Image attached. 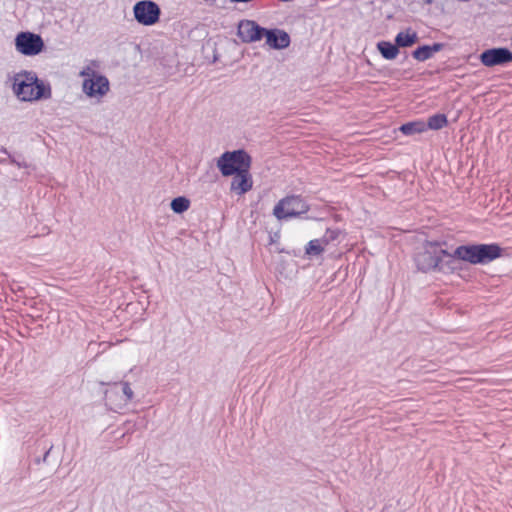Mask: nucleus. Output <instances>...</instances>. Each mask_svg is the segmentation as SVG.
<instances>
[{
    "mask_svg": "<svg viewBox=\"0 0 512 512\" xmlns=\"http://www.w3.org/2000/svg\"><path fill=\"white\" fill-rule=\"evenodd\" d=\"M79 75L81 77H84V79H91V78H97V77H104L103 75L97 73L92 67L86 66L84 67Z\"/></svg>",
    "mask_w": 512,
    "mask_h": 512,
    "instance_id": "obj_22",
    "label": "nucleus"
},
{
    "mask_svg": "<svg viewBox=\"0 0 512 512\" xmlns=\"http://www.w3.org/2000/svg\"><path fill=\"white\" fill-rule=\"evenodd\" d=\"M325 245L322 239L311 240L306 247V253L308 255H319L324 250Z\"/></svg>",
    "mask_w": 512,
    "mask_h": 512,
    "instance_id": "obj_21",
    "label": "nucleus"
},
{
    "mask_svg": "<svg viewBox=\"0 0 512 512\" xmlns=\"http://www.w3.org/2000/svg\"><path fill=\"white\" fill-rule=\"evenodd\" d=\"M424 1H425V3H427V4H431V3H432V0H424Z\"/></svg>",
    "mask_w": 512,
    "mask_h": 512,
    "instance_id": "obj_24",
    "label": "nucleus"
},
{
    "mask_svg": "<svg viewBox=\"0 0 512 512\" xmlns=\"http://www.w3.org/2000/svg\"><path fill=\"white\" fill-rule=\"evenodd\" d=\"M478 264H488L502 256V248L496 244H477Z\"/></svg>",
    "mask_w": 512,
    "mask_h": 512,
    "instance_id": "obj_10",
    "label": "nucleus"
},
{
    "mask_svg": "<svg viewBox=\"0 0 512 512\" xmlns=\"http://www.w3.org/2000/svg\"><path fill=\"white\" fill-rule=\"evenodd\" d=\"M133 12L137 22L145 26L157 23L161 14L159 6L150 0L137 2L134 5Z\"/></svg>",
    "mask_w": 512,
    "mask_h": 512,
    "instance_id": "obj_6",
    "label": "nucleus"
},
{
    "mask_svg": "<svg viewBox=\"0 0 512 512\" xmlns=\"http://www.w3.org/2000/svg\"><path fill=\"white\" fill-rule=\"evenodd\" d=\"M447 118L444 114H435L428 118L427 124H425L428 128L432 130H438L446 126Z\"/></svg>",
    "mask_w": 512,
    "mask_h": 512,
    "instance_id": "obj_19",
    "label": "nucleus"
},
{
    "mask_svg": "<svg viewBox=\"0 0 512 512\" xmlns=\"http://www.w3.org/2000/svg\"><path fill=\"white\" fill-rule=\"evenodd\" d=\"M418 40L416 32L407 30L406 32H400L395 38L397 47H410Z\"/></svg>",
    "mask_w": 512,
    "mask_h": 512,
    "instance_id": "obj_16",
    "label": "nucleus"
},
{
    "mask_svg": "<svg viewBox=\"0 0 512 512\" xmlns=\"http://www.w3.org/2000/svg\"><path fill=\"white\" fill-rule=\"evenodd\" d=\"M426 125L423 122H410L403 124L400 130L406 135H412L415 133H421L425 131Z\"/></svg>",
    "mask_w": 512,
    "mask_h": 512,
    "instance_id": "obj_20",
    "label": "nucleus"
},
{
    "mask_svg": "<svg viewBox=\"0 0 512 512\" xmlns=\"http://www.w3.org/2000/svg\"><path fill=\"white\" fill-rule=\"evenodd\" d=\"M12 90L15 96L25 102L48 99L51 88L40 81L35 72L21 71L14 75Z\"/></svg>",
    "mask_w": 512,
    "mask_h": 512,
    "instance_id": "obj_1",
    "label": "nucleus"
},
{
    "mask_svg": "<svg viewBox=\"0 0 512 512\" xmlns=\"http://www.w3.org/2000/svg\"><path fill=\"white\" fill-rule=\"evenodd\" d=\"M444 47L442 43H434L433 45H423L413 51V57L418 61H426L430 59L435 53L441 51Z\"/></svg>",
    "mask_w": 512,
    "mask_h": 512,
    "instance_id": "obj_15",
    "label": "nucleus"
},
{
    "mask_svg": "<svg viewBox=\"0 0 512 512\" xmlns=\"http://www.w3.org/2000/svg\"><path fill=\"white\" fill-rule=\"evenodd\" d=\"M265 28L253 20H241L237 27V35L244 43L259 41L264 36Z\"/></svg>",
    "mask_w": 512,
    "mask_h": 512,
    "instance_id": "obj_7",
    "label": "nucleus"
},
{
    "mask_svg": "<svg viewBox=\"0 0 512 512\" xmlns=\"http://www.w3.org/2000/svg\"><path fill=\"white\" fill-rule=\"evenodd\" d=\"M109 81L106 77L84 79L83 92L90 98L102 99L109 91Z\"/></svg>",
    "mask_w": 512,
    "mask_h": 512,
    "instance_id": "obj_9",
    "label": "nucleus"
},
{
    "mask_svg": "<svg viewBox=\"0 0 512 512\" xmlns=\"http://www.w3.org/2000/svg\"><path fill=\"white\" fill-rule=\"evenodd\" d=\"M171 209L175 212V213H183L185 211H187L190 207V200L184 196H179V197H176L174 198L172 201H171Z\"/></svg>",
    "mask_w": 512,
    "mask_h": 512,
    "instance_id": "obj_18",
    "label": "nucleus"
},
{
    "mask_svg": "<svg viewBox=\"0 0 512 512\" xmlns=\"http://www.w3.org/2000/svg\"><path fill=\"white\" fill-rule=\"evenodd\" d=\"M308 210L309 206L299 196H288L275 205L273 215L282 220L297 217Z\"/></svg>",
    "mask_w": 512,
    "mask_h": 512,
    "instance_id": "obj_4",
    "label": "nucleus"
},
{
    "mask_svg": "<svg viewBox=\"0 0 512 512\" xmlns=\"http://www.w3.org/2000/svg\"><path fill=\"white\" fill-rule=\"evenodd\" d=\"M443 256L451 257V254L442 249L440 243L427 241L416 253L414 259L419 270L428 272L439 267Z\"/></svg>",
    "mask_w": 512,
    "mask_h": 512,
    "instance_id": "obj_2",
    "label": "nucleus"
},
{
    "mask_svg": "<svg viewBox=\"0 0 512 512\" xmlns=\"http://www.w3.org/2000/svg\"><path fill=\"white\" fill-rule=\"evenodd\" d=\"M118 385L122 386V395L119 396V403H116L114 399L116 396H118V393L115 389L106 391L105 397L111 405L115 404L116 407L120 408L122 405L128 404L133 399L134 392L128 382L115 383L114 387L116 388Z\"/></svg>",
    "mask_w": 512,
    "mask_h": 512,
    "instance_id": "obj_11",
    "label": "nucleus"
},
{
    "mask_svg": "<svg viewBox=\"0 0 512 512\" xmlns=\"http://www.w3.org/2000/svg\"><path fill=\"white\" fill-rule=\"evenodd\" d=\"M511 45H512V37H511Z\"/></svg>",
    "mask_w": 512,
    "mask_h": 512,
    "instance_id": "obj_25",
    "label": "nucleus"
},
{
    "mask_svg": "<svg viewBox=\"0 0 512 512\" xmlns=\"http://www.w3.org/2000/svg\"><path fill=\"white\" fill-rule=\"evenodd\" d=\"M44 41L38 34L32 32H20L15 37L16 50L25 56H35L44 49Z\"/></svg>",
    "mask_w": 512,
    "mask_h": 512,
    "instance_id": "obj_5",
    "label": "nucleus"
},
{
    "mask_svg": "<svg viewBox=\"0 0 512 512\" xmlns=\"http://www.w3.org/2000/svg\"><path fill=\"white\" fill-rule=\"evenodd\" d=\"M476 250H477V244L461 245L455 249L453 254H451V257H455L462 261L476 265V264H478Z\"/></svg>",
    "mask_w": 512,
    "mask_h": 512,
    "instance_id": "obj_14",
    "label": "nucleus"
},
{
    "mask_svg": "<svg viewBox=\"0 0 512 512\" xmlns=\"http://www.w3.org/2000/svg\"><path fill=\"white\" fill-rule=\"evenodd\" d=\"M337 235H338V231L327 230V232L322 240H324V243L327 244L329 240L335 239L337 237Z\"/></svg>",
    "mask_w": 512,
    "mask_h": 512,
    "instance_id": "obj_23",
    "label": "nucleus"
},
{
    "mask_svg": "<svg viewBox=\"0 0 512 512\" xmlns=\"http://www.w3.org/2000/svg\"><path fill=\"white\" fill-rule=\"evenodd\" d=\"M480 61L486 67L504 65L512 61V52L507 48L487 49L481 53Z\"/></svg>",
    "mask_w": 512,
    "mask_h": 512,
    "instance_id": "obj_8",
    "label": "nucleus"
},
{
    "mask_svg": "<svg viewBox=\"0 0 512 512\" xmlns=\"http://www.w3.org/2000/svg\"><path fill=\"white\" fill-rule=\"evenodd\" d=\"M253 181L249 170H243L234 174L231 181V191H234L238 195H243L252 189Z\"/></svg>",
    "mask_w": 512,
    "mask_h": 512,
    "instance_id": "obj_12",
    "label": "nucleus"
},
{
    "mask_svg": "<svg viewBox=\"0 0 512 512\" xmlns=\"http://www.w3.org/2000/svg\"><path fill=\"white\" fill-rule=\"evenodd\" d=\"M264 35L266 43L274 49H284L290 44V37L285 31L265 29Z\"/></svg>",
    "mask_w": 512,
    "mask_h": 512,
    "instance_id": "obj_13",
    "label": "nucleus"
},
{
    "mask_svg": "<svg viewBox=\"0 0 512 512\" xmlns=\"http://www.w3.org/2000/svg\"><path fill=\"white\" fill-rule=\"evenodd\" d=\"M251 157L244 150L223 153L217 160V167L223 176H232L243 170H249Z\"/></svg>",
    "mask_w": 512,
    "mask_h": 512,
    "instance_id": "obj_3",
    "label": "nucleus"
},
{
    "mask_svg": "<svg viewBox=\"0 0 512 512\" xmlns=\"http://www.w3.org/2000/svg\"><path fill=\"white\" fill-rule=\"evenodd\" d=\"M377 48L380 51L381 55L387 60L395 59L399 53L397 45H394L387 41L379 42L377 44Z\"/></svg>",
    "mask_w": 512,
    "mask_h": 512,
    "instance_id": "obj_17",
    "label": "nucleus"
}]
</instances>
